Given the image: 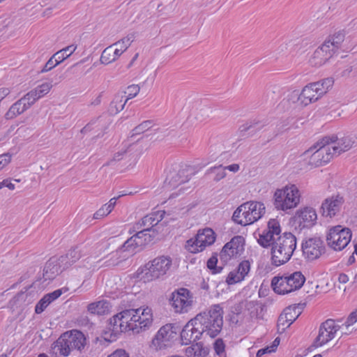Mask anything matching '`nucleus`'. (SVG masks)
I'll list each match as a JSON object with an SVG mask.
<instances>
[{"mask_svg":"<svg viewBox=\"0 0 357 357\" xmlns=\"http://www.w3.org/2000/svg\"><path fill=\"white\" fill-rule=\"evenodd\" d=\"M333 83L334 81L331 77L310 83L303 89L298 100L304 106L314 102L328 92Z\"/></svg>","mask_w":357,"mask_h":357,"instance_id":"nucleus-5","label":"nucleus"},{"mask_svg":"<svg viewBox=\"0 0 357 357\" xmlns=\"http://www.w3.org/2000/svg\"><path fill=\"white\" fill-rule=\"evenodd\" d=\"M195 204H190L184 206L183 204H179L174 206L171 211H165L167 216H169V219H178L182 217L183 215L188 213V212L195 206Z\"/></svg>","mask_w":357,"mask_h":357,"instance_id":"nucleus-35","label":"nucleus"},{"mask_svg":"<svg viewBox=\"0 0 357 357\" xmlns=\"http://www.w3.org/2000/svg\"><path fill=\"white\" fill-rule=\"evenodd\" d=\"M165 213V211H158L144 216L138 222L135 224L132 231L142 229L153 230L152 228L163 219Z\"/></svg>","mask_w":357,"mask_h":357,"instance_id":"nucleus-23","label":"nucleus"},{"mask_svg":"<svg viewBox=\"0 0 357 357\" xmlns=\"http://www.w3.org/2000/svg\"><path fill=\"white\" fill-rule=\"evenodd\" d=\"M135 239V235L128 238L122 245V251L132 253L136 248H139V246Z\"/></svg>","mask_w":357,"mask_h":357,"instance_id":"nucleus-42","label":"nucleus"},{"mask_svg":"<svg viewBox=\"0 0 357 357\" xmlns=\"http://www.w3.org/2000/svg\"><path fill=\"white\" fill-rule=\"evenodd\" d=\"M151 309L142 310L138 309L125 310L120 313L119 317L124 325H128V331L139 333L148 328L152 324Z\"/></svg>","mask_w":357,"mask_h":357,"instance_id":"nucleus-3","label":"nucleus"},{"mask_svg":"<svg viewBox=\"0 0 357 357\" xmlns=\"http://www.w3.org/2000/svg\"><path fill=\"white\" fill-rule=\"evenodd\" d=\"M296 219L301 228H310L317 220L316 211L311 207H305L296 213Z\"/></svg>","mask_w":357,"mask_h":357,"instance_id":"nucleus-24","label":"nucleus"},{"mask_svg":"<svg viewBox=\"0 0 357 357\" xmlns=\"http://www.w3.org/2000/svg\"><path fill=\"white\" fill-rule=\"evenodd\" d=\"M135 36L132 33L128 34L125 38L112 44L114 47H122V49L126 51L134 40Z\"/></svg>","mask_w":357,"mask_h":357,"instance_id":"nucleus-44","label":"nucleus"},{"mask_svg":"<svg viewBox=\"0 0 357 357\" xmlns=\"http://www.w3.org/2000/svg\"><path fill=\"white\" fill-rule=\"evenodd\" d=\"M324 142L327 143L334 156L349 150L354 144V140L349 135L337 137L336 135L324 137Z\"/></svg>","mask_w":357,"mask_h":357,"instance_id":"nucleus-18","label":"nucleus"},{"mask_svg":"<svg viewBox=\"0 0 357 357\" xmlns=\"http://www.w3.org/2000/svg\"><path fill=\"white\" fill-rule=\"evenodd\" d=\"M102 121V117L100 116L97 118L96 119L91 120L89 123H87L82 130L81 132L83 134H85L89 131H91L93 128L92 126L96 124L97 122H100Z\"/></svg>","mask_w":357,"mask_h":357,"instance_id":"nucleus-57","label":"nucleus"},{"mask_svg":"<svg viewBox=\"0 0 357 357\" xmlns=\"http://www.w3.org/2000/svg\"><path fill=\"white\" fill-rule=\"evenodd\" d=\"M190 291L185 288L174 291L169 298V303L176 312H186L191 305L192 300L190 296Z\"/></svg>","mask_w":357,"mask_h":357,"instance_id":"nucleus-19","label":"nucleus"},{"mask_svg":"<svg viewBox=\"0 0 357 357\" xmlns=\"http://www.w3.org/2000/svg\"><path fill=\"white\" fill-rule=\"evenodd\" d=\"M63 337H68L72 342L75 349L82 351L86 344V337L84 335L79 331H67L63 333Z\"/></svg>","mask_w":357,"mask_h":357,"instance_id":"nucleus-32","label":"nucleus"},{"mask_svg":"<svg viewBox=\"0 0 357 357\" xmlns=\"http://www.w3.org/2000/svg\"><path fill=\"white\" fill-rule=\"evenodd\" d=\"M135 234L134 235H135V237L136 238L135 240L137 242L138 245L139 247L146 245L145 243L144 242V237H143L144 231H140V229H139V230L135 231Z\"/></svg>","mask_w":357,"mask_h":357,"instance_id":"nucleus-61","label":"nucleus"},{"mask_svg":"<svg viewBox=\"0 0 357 357\" xmlns=\"http://www.w3.org/2000/svg\"><path fill=\"white\" fill-rule=\"evenodd\" d=\"M215 241V234L211 228L199 229L193 238L186 241L185 248L192 253H197L205 249L206 246L212 245Z\"/></svg>","mask_w":357,"mask_h":357,"instance_id":"nucleus-11","label":"nucleus"},{"mask_svg":"<svg viewBox=\"0 0 357 357\" xmlns=\"http://www.w3.org/2000/svg\"><path fill=\"white\" fill-rule=\"evenodd\" d=\"M172 265V258L169 256H160L146 265V272L142 274L141 280L144 282H149L167 274Z\"/></svg>","mask_w":357,"mask_h":357,"instance_id":"nucleus-9","label":"nucleus"},{"mask_svg":"<svg viewBox=\"0 0 357 357\" xmlns=\"http://www.w3.org/2000/svg\"><path fill=\"white\" fill-rule=\"evenodd\" d=\"M351 236L350 229L337 225L329 229L326 241L330 248L334 250L340 251L349 243Z\"/></svg>","mask_w":357,"mask_h":357,"instance_id":"nucleus-10","label":"nucleus"},{"mask_svg":"<svg viewBox=\"0 0 357 357\" xmlns=\"http://www.w3.org/2000/svg\"><path fill=\"white\" fill-rule=\"evenodd\" d=\"M263 127V125H261L259 122H256L250 125L245 124L242 126L240 128V131L241 132H249V134L252 133L256 130H260Z\"/></svg>","mask_w":357,"mask_h":357,"instance_id":"nucleus-49","label":"nucleus"},{"mask_svg":"<svg viewBox=\"0 0 357 357\" xmlns=\"http://www.w3.org/2000/svg\"><path fill=\"white\" fill-rule=\"evenodd\" d=\"M110 307L111 305L108 301L101 300L89 304L87 306V310L91 314L102 315L108 313Z\"/></svg>","mask_w":357,"mask_h":357,"instance_id":"nucleus-34","label":"nucleus"},{"mask_svg":"<svg viewBox=\"0 0 357 357\" xmlns=\"http://www.w3.org/2000/svg\"><path fill=\"white\" fill-rule=\"evenodd\" d=\"M299 202V190L295 185L286 186L275 192L274 206L278 210L291 209L296 207Z\"/></svg>","mask_w":357,"mask_h":357,"instance_id":"nucleus-8","label":"nucleus"},{"mask_svg":"<svg viewBox=\"0 0 357 357\" xmlns=\"http://www.w3.org/2000/svg\"><path fill=\"white\" fill-rule=\"evenodd\" d=\"M245 239L241 236H236L227 243L220 253V259L224 263L228 262L231 259L241 255L244 250Z\"/></svg>","mask_w":357,"mask_h":357,"instance_id":"nucleus-14","label":"nucleus"},{"mask_svg":"<svg viewBox=\"0 0 357 357\" xmlns=\"http://www.w3.org/2000/svg\"><path fill=\"white\" fill-rule=\"evenodd\" d=\"M281 228L279 222L275 219H271L268 222L267 228L259 235L257 239L260 245L264 248H268L272 243L280 236Z\"/></svg>","mask_w":357,"mask_h":357,"instance_id":"nucleus-20","label":"nucleus"},{"mask_svg":"<svg viewBox=\"0 0 357 357\" xmlns=\"http://www.w3.org/2000/svg\"><path fill=\"white\" fill-rule=\"evenodd\" d=\"M11 154L9 153L0 155V170L11 161Z\"/></svg>","mask_w":357,"mask_h":357,"instance_id":"nucleus-55","label":"nucleus"},{"mask_svg":"<svg viewBox=\"0 0 357 357\" xmlns=\"http://www.w3.org/2000/svg\"><path fill=\"white\" fill-rule=\"evenodd\" d=\"M300 312L298 311V307H286L278 319V331L280 333L285 331L286 328L289 327L298 317Z\"/></svg>","mask_w":357,"mask_h":357,"instance_id":"nucleus-22","label":"nucleus"},{"mask_svg":"<svg viewBox=\"0 0 357 357\" xmlns=\"http://www.w3.org/2000/svg\"><path fill=\"white\" fill-rule=\"evenodd\" d=\"M54 349L64 356H68L70 351L75 349L72 342L69 341V339L68 337H63V334L54 343Z\"/></svg>","mask_w":357,"mask_h":357,"instance_id":"nucleus-33","label":"nucleus"},{"mask_svg":"<svg viewBox=\"0 0 357 357\" xmlns=\"http://www.w3.org/2000/svg\"><path fill=\"white\" fill-rule=\"evenodd\" d=\"M276 349V344L271 345L268 347H266L265 348L259 349L257 353V357H261L265 354H269L273 351H275Z\"/></svg>","mask_w":357,"mask_h":357,"instance_id":"nucleus-59","label":"nucleus"},{"mask_svg":"<svg viewBox=\"0 0 357 357\" xmlns=\"http://www.w3.org/2000/svg\"><path fill=\"white\" fill-rule=\"evenodd\" d=\"M303 155L309 158L307 164L312 167L324 165L334 157L328 144L324 142V137L305 151Z\"/></svg>","mask_w":357,"mask_h":357,"instance_id":"nucleus-7","label":"nucleus"},{"mask_svg":"<svg viewBox=\"0 0 357 357\" xmlns=\"http://www.w3.org/2000/svg\"><path fill=\"white\" fill-rule=\"evenodd\" d=\"M185 355L188 357H201L205 355V351L202 344L195 343L185 349Z\"/></svg>","mask_w":357,"mask_h":357,"instance_id":"nucleus-40","label":"nucleus"},{"mask_svg":"<svg viewBox=\"0 0 357 357\" xmlns=\"http://www.w3.org/2000/svg\"><path fill=\"white\" fill-rule=\"evenodd\" d=\"M214 350L215 353L221 356L225 353V345L222 339H218L215 341L214 345H213Z\"/></svg>","mask_w":357,"mask_h":357,"instance_id":"nucleus-54","label":"nucleus"},{"mask_svg":"<svg viewBox=\"0 0 357 357\" xmlns=\"http://www.w3.org/2000/svg\"><path fill=\"white\" fill-rule=\"evenodd\" d=\"M302 251L307 261L317 259L325 252L324 241L319 237L309 238L303 242Z\"/></svg>","mask_w":357,"mask_h":357,"instance_id":"nucleus-15","label":"nucleus"},{"mask_svg":"<svg viewBox=\"0 0 357 357\" xmlns=\"http://www.w3.org/2000/svg\"><path fill=\"white\" fill-rule=\"evenodd\" d=\"M305 278L300 271H296L288 275L274 277L271 286L278 294H286L299 289L304 284Z\"/></svg>","mask_w":357,"mask_h":357,"instance_id":"nucleus-6","label":"nucleus"},{"mask_svg":"<svg viewBox=\"0 0 357 357\" xmlns=\"http://www.w3.org/2000/svg\"><path fill=\"white\" fill-rule=\"evenodd\" d=\"M194 174L191 167L185 166L180 168L172 167L167 173L165 184L170 188L178 187L182 183L188 181Z\"/></svg>","mask_w":357,"mask_h":357,"instance_id":"nucleus-13","label":"nucleus"},{"mask_svg":"<svg viewBox=\"0 0 357 357\" xmlns=\"http://www.w3.org/2000/svg\"><path fill=\"white\" fill-rule=\"evenodd\" d=\"M50 304V301L44 296L36 304L35 312L36 314H40Z\"/></svg>","mask_w":357,"mask_h":357,"instance_id":"nucleus-50","label":"nucleus"},{"mask_svg":"<svg viewBox=\"0 0 357 357\" xmlns=\"http://www.w3.org/2000/svg\"><path fill=\"white\" fill-rule=\"evenodd\" d=\"M250 269V262L247 260L241 261L236 271L229 273L227 278V282L229 284H236L242 281L247 275Z\"/></svg>","mask_w":357,"mask_h":357,"instance_id":"nucleus-30","label":"nucleus"},{"mask_svg":"<svg viewBox=\"0 0 357 357\" xmlns=\"http://www.w3.org/2000/svg\"><path fill=\"white\" fill-rule=\"evenodd\" d=\"M128 325H124L119 317V314H116L109 319V330L116 335L118 333L128 331Z\"/></svg>","mask_w":357,"mask_h":357,"instance_id":"nucleus-36","label":"nucleus"},{"mask_svg":"<svg viewBox=\"0 0 357 357\" xmlns=\"http://www.w3.org/2000/svg\"><path fill=\"white\" fill-rule=\"evenodd\" d=\"M114 47L113 45L106 47L102 52L100 61L102 64H109L114 61Z\"/></svg>","mask_w":357,"mask_h":357,"instance_id":"nucleus-41","label":"nucleus"},{"mask_svg":"<svg viewBox=\"0 0 357 357\" xmlns=\"http://www.w3.org/2000/svg\"><path fill=\"white\" fill-rule=\"evenodd\" d=\"M127 102L122 96L116 95L109 105V112L114 114L119 113L123 109Z\"/></svg>","mask_w":357,"mask_h":357,"instance_id":"nucleus-38","label":"nucleus"},{"mask_svg":"<svg viewBox=\"0 0 357 357\" xmlns=\"http://www.w3.org/2000/svg\"><path fill=\"white\" fill-rule=\"evenodd\" d=\"M107 357H129V355L125 350L117 349Z\"/></svg>","mask_w":357,"mask_h":357,"instance_id":"nucleus-63","label":"nucleus"},{"mask_svg":"<svg viewBox=\"0 0 357 357\" xmlns=\"http://www.w3.org/2000/svg\"><path fill=\"white\" fill-rule=\"evenodd\" d=\"M67 268L66 265L61 263V257L59 258L52 257L47 261L44 267L43 275L46 276L47 279H52Z\"/></svg>","mask_w":357,"mask_h":357,"instance_id":"nucleus-27","label":"nucleus"},{"mask_svg":"<svg viewBox=\"0 0 357 357\" xmlns=\"http://www.w3.org/2000/svg\"><path fill=\"white\" fill-rule=\"evenodd\" d=\"M60 62L57 61L56 58H54V55L47 61L41 73H46L52 70L53 68L59 65Z\"/></svg>","mask_w":357,"mask_h":357,"instance_id":"nucleus-52","label":"nucleus"},{"mask_svg":"<svg viewBox=\"0 0 357 357\" xmlns=\"http://www.w3.org/2000/svg\"><path fill=\"white\" fill-rule=\"evenodd\" d=\"M24 96H26L30 104L33 105L36 100L43 97L45 95L43 93V92L40 91V89H38V87H36L34 89L28 92Z\"/></svg>","mask_w":357,"mask_h":357,"instance_id":"nucleus-45","label":"nucleus"},{"mask_svg":"<svg viewBox=\"0 0 357 357\" xmlns=\"http://www.w3.org/2000/svg\"><path fill=\"white\" fill-rule=\"evenodd\" d=\"M77 49V45H70L62 50L56 52L54 54V58H56L59 62L61 63L66 59L68 58Z\"/></svg>","mask_w":357,"mask_h":357,"instance_id":"nucleus-39","label":"nucleus"},{"mask_svg":"<svg viewBox=\"0 0 357 357\" xmlns=\"http://www.w3.org/2000/svg\"><path fill=\"white\" fill-rule=\"evenodd\" d=\"M62 294H63L62 289H56V290H55V291H52L51 293H49V294L45 295V296L50 301V303H51L54 300H56L59 296H61V295Z\"/></svg>","mask_w":357,"mask_h":357,"instance_id":"nucleus-56","label":"nucleus"},{"mask_svg":"<svg viewBox=\"0 0 357 357\" xmlns=\"http://www.w3.org/2000/svg\"><path fill=\"white\" fill-rule=\"evenodd\" d=\"M31 105L25 96L13 103L6 113V119H13L31 107Z\"/></svg>","mask_w":357,"mask_h":357,"instance_id":"nucleus-31","label":"nucleus"},{"mask_svg":"<svg viewBox=\"0 0 357 357\" xmlns=\"http://www.w3.org/2000/svg\"><path fill=\"white\" fill-rule=\"evenodd\" d=\"M225 171L226 170L225 169V167H222V165H220L218 167H211L208 170V173H215V176L213 180L215 182H218L226 176L227 174H226Z\"/></svg>","mask_w":357,"mask_h":357,"instance_id":"nucleus-46","label":"nucleus"},{"mask_svg":"<svg viewBox=\"0 0 357 357\" xmlns=\"http://www.w3.org/2000/svg\"><path fill=\"white\" fill-rule=\"evenodd\" d=\"M4 186L11 190L15 189V185L9 179H4L3 181H0V190Z\"/></svg>","mask_w":357,"mask_h":357,"instance_id":"nucleus-64","label":"nucleus"},{"mask_svg":"<svg viewBox=\"0 0 357 357\" xmlns=\"http://www.w3.org/2000/svg\"><path fill=\"white\" fill-rule=\"evenodd\" d=\"M333 55L335 53L328 47V45L323 43L314 52L310 62L314 66H321L329 61Z\"/></svg>","mask_w":357,"mask_h":357,"instance_id":"nucleus-25","label":"nucleus"},{"mask_svg":"<svg viewBox=\"0 0 357 357\" xmlns=\"http://www.w3.org/2000/svg\"><path fill=\"white\" fill-rule=\"evenodd\" d=\"M212 113V109L208 106H202L197 108L192 114L191 118L194 119L198 123H202L207 119Z\"/></svg>","mask_w":357,"mask_h":357,"instance_id":"nucleus-37","label":"nucleus"},{"mask_svg":"<svg viewBox=\"0 0 357 357\" xmlns=\"http://www.w3.org/2000/svg\"><path fill=\"white\" fill-rule=\"evenodd\" d=\"M346 31L344 29L335 30L330 33L325 39L324 44L328 45V47L335 54H337L342 47V43L344 40Z\"/></svg>","mask_w":357,"mask_h":357,"instance_id":"nucleus-28","label":"nucleus"},{"mask_svg":"<svg viewBox=\"0 0 357 357\" xmlns=\"http://www.w3.org/2000/svg\"><path fill=\"white\" fill-rule=\"evenodd\" d=\"M196 328L194 319L186 324L181 333V339L183 344H189L202 337L201 333L198 332Z\"/></svg>","mask_w":357,"mask_h":357,"instance_id":"nucleus-26","label":"nucleus"},{"mask_svg":"<svg viewBox=\"0 0 357 357\" xmlns=\"http://www.w3.org/2000/svg\"><path fill=\"white\" fill-rule=\"evenodd\" d=\"M109 213H110V212L108 211V209L106 208L105 205H104L94 213L93 218L95 219H100L107 215Z\"/></svg>","mask_w":357,"mask_h":357,"instance_id":"nucleus-58","label":"nucleus"},{"mask_svg":"<svg viewBox=\"0 0 357 357\" xmlns=\"http://www.w3.org/2000/svg\"><path fill=\"white\" fill-rule=\"evenodd\" d=\"M356 321H357V308L355 309L353 312H351L349 314L346 321L344 322V324H342V326H345L346 328L348 329V328L349 326H352Z\"/></svg>","mask_w":357,"mask_h":357,"instance_id":"nucleus-53","label":"nucleus"},{"mask_svg":"<svg viewBox=\"0 0 357 357\" xmlns=\"http://www.w3.org/2000/svg\"><path fill=\"white\" fill-rule=\"evenodd\" d=\"M140 87L137 84H132L127 87L126 91L124 92L126 94H127V97L126 100L127 101L134 97H135L139 92Z\"/></svg>","mask_w":357,"mask_h":357,"instance_id":"nucleus-48","label":"nucleus"},{"mask_svg":"<svg viewBox=\"0 0 357 357\" xmlns=\"http://www.w3.org/2000/svg\"><path fill=\"white\" fill-rule=\"evenodd\" d=\"M153 126V123L151 120L144 121L132 130V135H140L147 130H149Z\"/></svg>","mask_w":357,"mask_h":357,"instance_id":"nucleus-43","label":"nucleus"},{"mask_svg":"<svg viewBox=\"0 0 357 357\" xmlns=\"http://www.w3.org/2000/svg\"><path fill=\"white\" fill-rule=\"evenodd\" d=\"M265 213V206L259 202H248L240 205L234 212L232 220L246 226L259 220Z\"/></svg>","mask_w":357,"mask_h":357,"instance_id":"nucleus-4","label":"nucleus"},{"mask_svg":"<svg viewBox=\"0 0 357 357\" xmlns=\"http://www.w3.org/2000/svg\"><path fill=\"white\" fill-rule=\"evenodd\" d=\"M140 231L143 232L144 242L145 244H148L151 242L156 235L155 230H149L147 229H140Z\"/></svg>","mask_w":357,"mask_h":357,"instance_id":"nucleus-51","label":"nucleus"},{"mask_svg":"<svg viewBox=\"0 0 357 357\" xmlns=\"http://www.w3.org/2000/svg\"><path fill=\"white\" fill-rule=\"evenodd\" d=\"M37 87L41 92H43L44 95H46L50 92L52 87V84L51 83L45 82L38 86Z\"/></svg>","mask_w":357,"mask_h":357,"instance_id":"nucleus-62","label":"nucleus"},{"mask_svg":"<svg viewBox=\"0 0 357 357\" xmlns=\"http://www.w3.org/2000/svg\"><path fill=\"white\" fill-rule=\"evenodd\" d=\"M341 326L337 324L333 319H327L319 327V334L314 341L313 346L321 347L331 340L335 334L340 329Z\"/></svg>","mask_w":357,"mask_h":357,"instance_id":"nucleus-16","label":"nucleus"},{"mask_svg":"<svg viewBox=\"0 0 357 357\" xmlns=\"http://www.w3.org/2000/svg\"><path fill=\"white\" fill-rule=\"evenodd\" d=\"M194 322L202 336L215 337L222 329V307L219 304L212 305L208 310L198 314Z\"/></svg>","mask_w":357,"mask_h":357,"instance_id":"nucleus-1","label":"nucleus"},{"mask_svg":"<svg viewBox=\"0 0 357 357\" xmlns=\"http://www.w3.org/2000/svg\"><path fill=\"white\" fill-rule=\"evenodd\" d=\"M86 250V245L82 244L71 248L65 255L61 256V263L68 268L81 258Z\"/></svg>","mask_w":357,"mask_h":357,"instance_id":"nucleus-29","label":"nucleus"},{"mask_svg":"<svg viewBox=\"0 0 357 357\" xmlns=\"http://www.w3.org/2000/svg\"><path fill=\"white\" fill-rule=\"evenodd\" d=\"M296 248V238L290 232H284L272 243L271 260L276 266L282 265L291 259Z\"/></svg>","mask_w":357,"mask_h":357,"instance_id":"nucleus-2","label":"nucleus"},{"mask_svg":"<svg viewBox=\"0 0 357 357\" xmlns=\"http://www.w3.org/2000/svg\"><path fill=\"white\" fill-rule=\"evenodd\" d=\"M176 333L171 324H166L157 332L151 342V347L155 350H161L171 346Z\"/></svg>","mask_w":357,"mask_h":357,"instance_id":"nucleus-17","label":"nucleus"},{"mask_svg":"<svg viewBox=\"0 0 357 357\" xmlns=\"http://www.w3.org/2000/svg\"><path fill=\"white\" fill-rule=\"evenodd\" d=\"M218 258L217 255H213L207 261V267L212 271L213 273H220L222 267L217 266Z\"/></svg>","mask_w":357,"mask_h":357,"instance_id":"nucleus-47","label":"nucleus"},{"mask_svg":"<svg viewBox=\"0 0 357 357\" xmlns=\"http://www.w3.org/2000/svg\"><path fill=\"white\" fill-rule=\"evenodd\" d=\"M344 200L342 196L336 195L326 198L321 204V213L325 217H334L340 211Z\"/></svg>","mask_w":357,"mask_h":357,"instance_id":"nucleus-21","label":"nucleus"},{"mask_svg":"<svg viewBox=\"0 0 357 357\" xmlns=\"http://www.w3.org/2000/svg\"><path fill=\"white\" fill-rule=\"evenodd\" d=\"M248 309H253V310L251 311L250 312V314H251V317H255V316H257V311L259 309H260L261 310H262V307L261 305L258 304V303H254V302H250L248 303Z\"/></svg>","mask_w":357,"mask_h":357,"instance_id":"nucleus-60","label":"nucleus"},{"mask_svg":"<svg viewBox=\"0 0 357 357\" xmlns=\"http://www.w3.org/2000/svg\"><path fill=\"white\" fill-rule=\"evenodd\" d=\"M215 241V234L211 228L199 229L193 238L186 241L185 248L192 253H197L205 249L206 246L212 245Z\"/></svg>","mask_w":357,"mask_h":357,"instance_id":"nucleus-12","label":"nucleus"}]
</instances>
